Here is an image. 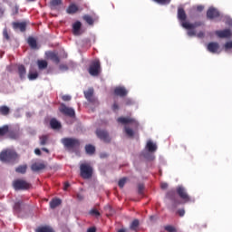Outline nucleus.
<instances>
[{
	"label": "nucleus",
	"instance_id": "423d86ee",
	"mask_svg": "<svg viewBox=\"0 0 232 232\" xmlns=\"http://www.w3.org/2000/svg\"><path fill=\"white\" fill-rule=\"evenodd\" d=\"M59 111L60 113H63V115H65V117H70L71 119L75 118V110L66 106L64 103L60 104Z\"/></svg>",
	"mask_w": 232,
	"mask_h": 232
},
{
	"label": "nucleus",
	"instance_id": "69168bd1",
	"mask_svg": "<svg viewBox=\"0 0 232 232\" xmlns=\"http://www.w3.org/2000/svg\"><path fill=\"white\" fill-rule=\"evenodd\" d=\"M150 220H153L155 218V216H150Z\"/></svg>",
	"mask_w": 232,
	"mask_h": 232
},
{
	"label": "nucleus",
	"instance_id": "4be33fe9",
	"mask_svg": "<svg viewBox=\"0 0 232 232\" xmlns=\"http://www.w3.org/2000/svg\"><path fill=\"white\" fill-rule=\"evenodd\" d=\"M67 14L70 15H73V14H77L79 12V7L75 4H71L67 9H66Z\"/></svg>",
	"mask_w": 232,
	"mask_h": 232
},
{
	"label": "nucleus",
	"instance_id": "72a5a7b5",
	"mask_svg": "<svg viewBox=\"0 0 232 232\" xmlns=\"http://www.w3.org/2000/svg\"><path fill=\"white\" fill-rule=\"evenodd\" d=\"M9 127L8 125H4L0 127V137H5V135H8Z\"/></svg>",
	"mask_w": 232,
	"mask_h": 232
},
{
	"label": "nucleus",
	"instance_id": "6ab92c4d",
	"mask_svg": "<svg viewBox=\"0 0 232 232\" xmlns=\"http://www.w3.org/2000/svg\"><path fill=\"white\" fill-rule=\"evenodd\" d=\"M46 165L44 163H39L35 162L31 166L32 171L37 172V171H42V169H45Z\"/></svg>",
	"mask_w": 232,
	"mask_h": 232
},
{
	"label": "nucleus",
	"instance_id": "a878e982",
	"mask_svg": "<svg viewBox=\"0 0 232 232\" xmlns=\"http://www.w3.org/2000/svg\"><path fill=\"white\" fill-rule=\"evenodd\" d=\"M63 201L59 198H53V200L50 201V208L51 209H55V208H58V206H61Z\"/></svg>",
	"mask_w": 232,
	"mask_h": 232
},
{
	"label": "nucleus",
	"instance_id": "6e6552de",
	"mask_svg": "<svg viewBox=\"0 0 232 232\" xmlns=\"http://www.w3.org/2000/svg\"><path fill=\"white\" fill-rule=\"evenodd\" d=\"M83 93H84L85 99L89 102H91L92 104H97V105L99 104V101L97 100V98H95V96H93V93H94L93 88H89Z\"/></svg>",
	"mask_w": 232,
	"mask_h": 232
},
{
	"label": "nucleus",
	"instance_id": "dca6fc26",
	"mask_svg": "<svg viewBox=\"0 0 232 232\" xmlns=\"http://www.w3.org/2000/svg\"><path fill=\"white\" fill-rule=\"evenodd\" d=\"M114 95L117 97H126L128 95V90H126V87L118 86L114 89Z\"/></svg>",
	"mask_w": 232,
	"mask_h": 232
},
{
	"label": "nucleus",
	"instance_id": "8fccbe9b",
	"mask_svg": "<svg viewBox=\"0 0 232 232\" xmlns=\"http://www.w3.org/2000/svg\"><path fill=\"white\" fill-rule=\"evenodd\" d=\"M187 34H188V37H194V35H197V33L195 32L194 29H188Z\"/></svg>",
	"mask_w": 232,
	"mask_h": 232
},
{
	"label": "nucleus",
	"instance_id": "ea45409f",
	"mask_svg": "<svg viewBox=\"0 0 232 232\" xmlns=\"http://www.w3.org/2000/svg\"><path fill=\"white\" fill-rule=\"evenodd\" d=\"M139 227V219H134L130 224V229L135 231Z\"/></svg>",
	"mask_w": 232,
	"mask_h": 232
},
{
	"label": "nucleus",
	"instance_id": "bf43d9fd",
	"mask_svg": "<svg viewBox=\"0 0 232 232\" xmlns=\"http://www.w3.org/2000/svg\"><path fill=\"white\" fill-rule=\"evenodd\" d=\"M34 153H35V155H38V156H41V154H42L40 149H35Z\"/></svg>",
	"mask_w": 232,
	"mask_h": 232
},
{
	"label": "nucleus",
	"instance_id": "37998d69",
	"mask_svg": "<svg viewBox=\"0 0 232 232\" xmlns=\"http://www.w3.org/2000/svg\"><path fill=\"white\" fill-rule=\"evenodd\" d=\"M90 215H92V217H101V212H99V210L93 208L90 211Z\"/></svg>",
	"mask_w": 232,
	"mask_h": 232
},
{
	"label": "nucleus",
	"instance_id": "0e129e2a",
	"mask_svg": "<svg viewBox=\"0 0 232 232\" xmlns=\"http://www.w3.org/2000/svg\"><path fill=\"white\" fill-rule=\"evenodd\" d=\"M42 151H45V153H50V150L48 149H46V148H43Z\"/></svg>",
	"mask_w": 232,
	"mask_h": 232
},
{
	"label": "nucleus",
	"instance_id": "39448f33",
	"mask_svg": "<svg viewBox=\"0 0 232 232\" xmlns=\"http://www.w3.org/2000/svg\"><path fill=\"white\" fill-rule=\"evenodd\" d=\"M89 73L92 77H97L101 73V62L99 60L93 61L89 67Z\"/></svg>",
	"mask_w": 232,
	"mask_h": 232
},
{
	"label": "nucleus",
	"instance_id": "bb28decb",
	"mask_svg": "<svg viewBox=\"0 0 232 232\" xmlns=\"http://www.w3.org/2000/svg\"><path fill=\"white\" fill-rule=\"evenodd\" d=\"M26 169H28V165H19L15 169V172L20 173L21 175H24V173H26Z\"/></svg>",
	"mask_w": 232,
	"mask_h": 232
},
{
	"label": "nucleus",
	"instance_id": "0eeeda50",
	"mask_svg": "<svg viewBox=\"0 0 232 232\" xmlns=\"http://www.w3.org/2000/svg\"><path fill=\"white\" fill-rule=\"evenodd\" d=\"M62 144H63L65 148H79V146H81V141L73 138H63L62 140Z\"/></svg>",
	"mask_w": 232,
	"mask_h": 232
},
{
	"label": "nucleus",
	"instance_id": "09e8293b",
	"mask_svg": "<svg viewBox=\"0 0 232 232\" xmlns=\"http://www.w3.org/2000/svg\"><path fill=\"white\" fill-rule=\"evenodd\" d=\"M125 104H126V106H133L134 102H133V100L127 98V99H125Z\"/></svg>",
	"mask_w": 232,
	"mask_h": 232
},
{
	"label": "nucleus",
	"instance_id": "49530a36",
	"mask_svg": "<svg viewBox=\"0 0 232 232\" xmlns=\"http://www.w3.org/2000/svg\"><path fill=\"white\" fill-rule=\"evenodd\" d=\"M62 100H63L64 102H68L72 101V96H70V95H68V94L63 95V96H62Z\"/></svg>",
	"mask_w": 232,
	"mask_h": 232
},
{
	"label": "nucleus",
	"instance_id": "f3484780",
	"mask_svg": "<svg viewBox=\"0 0 232 232\" xmlns=\"http://www.w3.org/2000/svg\"><path fill=\"white\" fill-rule=\"evenodd\" d=\"M178 19L179 21H181V24L183 23H187L186 19H188V15L186 14V11L184 10V7L178 8Z\"/></svg>",
	"mask_w": 232,
	"mask_h": 232
},
{
	"label": "nucleus",
	"instance_id": "1a4fd4ad",
	"mask_svg": "<svg viewBox=\"0 0 232 232\" xmlns=\"http://www.w3.org/2000/svg\"><path fill=\"white\" fill-rule=\"evenodd\" d=\"M176 191L179 197H180L182 200H184V202H191V198H189V195H188V192L186 191V188L184 187L179 186L176 188Z\"/></svg>",
	"mask_w": 232,
	"mask_h": 232
},
{
	"label": "nucleus",
	"instance_id": "338daca9",
	"mask_svg": "<svg viewBox=\"0 0 232 232\" xmlns=\"http://www.w3.org/2000/svg\"><path fill=\"white\" fill-rule=\"evenodd\" d=\"M118 232H126L124 229H120Z\"/></svg>",
	"mask_w": 232,
	"mask_h": 232
},
{
	"label": "nucleus",
	"instance_id": "5fc2aeb1",
	"mask_svg": "<svg viewBox=\"0 0 232 232\" xmlns=\"http://www.w3.org/2000/svg\"><path fill=\"white\" fill-rule=\"evenodd\" d=\"M196 10L197 12H202L204 10V5H197Z\"/></svg>",
	"mask_w": 232,
	"mask_h": 232
},
{
	"label": "nucleus",
	"instance_id": "473e14b6",
	"mask_svg": "<svg viewBox=\"0 0 232 232\" xmlns=\"http://www.w3.org/2000/svg\"><path fill=\"white\" fill-rule=\"evenodd\" d=\"M10 108L6 105L0 106V115H9Z\"/></svg>",
	"mask_w": 232,
	"mask_h": 232
},
{
	"label": "nucleus",
	"instance_id": "c756f323",
	"mask_svg": "<svg viewBox=\"0 0 232 232\" xmlns=\"http://www.w3.org/2000/svg\"><path fill=\"white\" fill-rule=\"evenodd\" d=\"M63 5V0H52L50 2V6L53 10H55L57 6H61Z\"/></svg>",
	"mask_w": 232,
	"mask_h": 232
},
{
	"label": "nucleus",
	"instance_id": "a18cd8bd",
	"mask_svg": "<svg viewBox=\"0 0 232 232\" xmlns=\"http://www.w3.org/2000/svg\"><path fill=\"white\" fill-rule=\"evenodd\" d=\"M226 52L232 49V41L227 42L224 45Z\"/></svg>",
	"mask_w": 232,
	"mask_h": 232
},
{
	"label": "nucleus",
	"instance_id": "7ed1b4c3",
	"mask_svg": "<svg viewBox=\"0 0 232 232\" xmlns=\"http://www.w3.org/2000/svg\"><path fill=\"white\" fill-rule=\"evenodd\" d=\"M80 176L84 179L93 177V168L90 163H82L80 165Z\"/></svg>",
	"mask_w": 232,
	"mask_h": 232
},
{
	"label": "nucleus",
	"instance_id": "2f4dec72",
	"mask_svg": "<svg viewBox=\"0 0 232 232\" xmlns=\"http://www.w3.org/2000/svg\"><path fill=\"white\" fill-rule=\"evenodd\" d=\"M49 59H51V61H53V63H55L56 64H59V63H61V59L54 53H50Z\"/></svg>",
	"mask_w": 232,
	"mask_h": 232
},
{
	"label": "nucleus",
	"instance_id": "20e7f679",
	"mask_svg": "<svg viewBox=\"0 0 232 232\" xmlns=\"http://www.w3.org/2000/svg\"><path fill=\"white\" fill-rule=\"evenodd\" d=\"M13 187L14 188V189L16 191L19 190H25V189H30V188L32 187V185L30 183H28L26 180L24 179H15L13 182Z\"/></svg>",
	"mask_w": 232,
	"mask_h": 232
},
{
	"label": "nucleus",
	"instance_id": "412c9836",
	"mask_svg": "<svg viewBox=\"0 0 232 232\" xmlns=\"http://www.w3.org/2000/svg\"><path fill=\"white\" fill-rule=\"evenodd\" d=\"M17 70L20 79L22 81L24 80L26 78V67H24L23 64H20L18 65Z\"/></svg>",
	"mask_w": 232,
	"mask_h": 232
},
{
	"label": "nucleus",
	"instance_id": "13d9d810",
	"mask_svg": "<svg viewBox=\"0 0 232 232\" xmlns=\"http://www.w3.org/2000/svg\"><path fill=\"white\" fill-rule=\"evenodd\" d=\"M160 188L161 189H168V183H161Z\"/></svg>",
	"mask_w": 232,
	"mask_h": 232
},
{
	"label": "nucleus",
	"instance_id": "864d4df0",
	"mask_svg": "<svg viewBox=\"0 0 232 232\" xmlns=\"http://www.w3.org/2000/svg\"><path fill=\"white\" fill-rule=\"evenodd\" d=\"M113 111H117L119 110V104L117 102H114L111 107Z\"/></svg>",
	"mask_w": 232,
	"mask_h": 232
},
{
	"label": "nucleus",
	"instance_id": "9b49d317",
	"mask_svg": "<svg viewBox=\"0 0 232 232\" xmlns=\"http://www.w3.org/2000/svg\"><path fill=\"white\" fill-rule=\"evenodd\" d=\"M207 50L210 53H220V44L217 42H210L207 45Z\"/></svg>",
	"mask_w": 232,
	"mask_h": 232
},
{
	"label": "nucleus",
	"instance_id": "de8ad7c7",
	"mask_svg": "<svg viewBox=\"0 0 232 232\" xmlns=\"http://www.w3.org/2000/svg\"><path fill=\"white\" fill-rule=\"evenodd\" d=\"M176 213L179 217H184L186 215V210L184 208H179Z\"/></svg>",
	"mask_w": 232,
	"mask_h": 232
},
{
	"label": "nucleus",
	"instance_id": "680f3d73",
	"mask_svg": "<svg viewBox=\"0 0 232 232\" xmlns=\"http://www.w3.org/2000/svg\"><path fill=\"white\" fill-rule=\"evenodd\" d=\"M69 188H70V183L68 182L64 183V187H63L64 191H66V189H68Z\"/></svg>",
	"mask_w": 232,
	"mask_h": 232
},
{
	"label": "nucleus",
	"instance_id": "6e6d98bb",
	"mask_svg": "<svg viewBox=\"0 0 232 232\" xmlns=\"http://www.w3.org/2000/svg\"><path fill=\"white\" fill-rule=\"evenodd\" d=\"M101 159H108V153L102 152L100 154Z\"/></svg>",
	"mask_w": 232,
	"mask_h": 232
},
{
	"label": "nucleus",
	"instance_id": "4468645a",
	"mask_svg": "<svg viewBox=\"0 0 232 232\" xmlns=\"http://www.w3.org/2000/svg\"><path fill=\"white\" fill-rule=\"evenodd\" d=\"M216 35L219 37V39H229L232 36L231 29H225L216 31Z\"/></svg>",
	"mask_w": 232,
	"mask_h": 232
},
{
	"label": "nucleus",
	"instance_id": "f257e3e1",
	"mask_svg": "<svg viewBox=\"0 0 232 232\" xmlns=\"http://www.w3.org/2000/svg\"><path fill=\"white\" fill-rule=\"evenodd\" d=\"M117 122L123 124L124 133L127 137H135V133L139 130V121L135 118L121 116L117 119Z\"/></svg>",
	"mask_w": 232,
	"mask_h": 232
},
{
	"label": "nucleus",
	"instance_id": "a211bd4d",
	"mask_svg": "<svg viewBox=\"0 0 232 232\" xmlns=\"http://www.w3.org/2000/svg\"><path fill=\"white\" fill-rule=\"evenodd\" d=\"M13 28L14 30H19L20 32H26V24L24 22H14Z\"/></svg>",
	"mask_w": 232,
	"mask_h": 232
},
{
	"label": "nucleus",
	"instance_id": "c85d7f7f",
	"mask_svg": "<svg viewBox=\"0 0 232 232\" xmlns=\"http://www.w3.org/2000/svg\"><path fill=\"white\" fill-rule=\"evenodd\" d=\"M37 64L39 70H46L48 68V62L46 60H38Z\"/></svg>",
	"mask_w": 232,
	"mask_h": 232
},
{
	"label": "nucleus",
	"instance_id": "4c0bfd02",
	"mask_svg": "<svg viewBox=\"0 0 232 232\" xmlns=\"http://www.w3.org/2000/svg\"><path fill=\"white\" fill-rule=\"evenodd\" d=\"M23 204L22 201H17L14 203V209L16 213H21V205Z\"/></svg>",
	"mask_w": 232,
	"mask_h": 232
},
{
	"label": "nucleus",
	"instance_id": "3c124183",
	"mask_svg": "<svg viewBox=\"0 0 232 232\" xmlns=\"http://www.w3.org/2000/svg\"><path fill=\"white\" fill-rule=\"evenodd\" d=\"M3 36L5 39H6V41H10V35L8 34V31L6 29L4 30Z\"/></svg>",
	"mask_w": 232,
	"mask_h": 232
},
{
	"label": "nucleus",
	"instance_id": "f704fd0d",
	"mask_svg": "<svg viewBox=\"0 0 232 232\" xmlns=\"http://www.w3.org/2000/svg\"><path fill=\"white\" fill-rule=\"evenodd\" d=\"M82 19L84 22L88 23L90 26L93 25V23H95L93 17L90 16V14L83 15Z\"/></svg>",
	"mask_w": 232,
	"mask_h": 232
},
{
	"label": "nucleus",
	"instance_id": "9d476101",
	"mask_svg": "<svg viewBox=\"0 0 232 232\" xmlns=\"http://www.w3.org/2000/svg\"><path fill=\"white\" fill-rule=\"evenodd\" d=\"M166 198L172 201L173 209H176V208L180 204V201H179L175 196V190H169L166 194Z\"/></svg>",
	"mask_w": 232,
	"mask_h": 232
},
{
	"label": "nucleus",
	"instance_id": "cd10ccee",
	"mask_svg": "<svg viewBox=\"0 0 232 232\" xmlns=\"http://www.w3.org/2000/svg\"><path fill=\"white\" fill-rule=\"evenodd\" d=\"M28 44L33 50H37V40L34 37L28 38Z\"/></svg>",
	"mask_w": 232,
	"mask_h": 232
},
{
	"label": "nucleus",
	"instance_id": "58836bf2",
	"mask_svg": "<svg viewBox=\"0 0 232 232\" xmlns=\"http://www.w3.org/2000/svg\"><path fill=\"white\" fill-rule=\"evenodd\" d=\"M37 77H39V73H37V72H29L28 73L29 81H35V79H37Z\"/></svg>",
	"mask_w": 232,
	"mask_h": 232
},
{
	"label": "nucleus",
	"instance_id": "aec40b11",
	"mask_svg": "<svg viewBox=\"0 0 232 232\" xmlns=\"http://www.w3.org/2000/svg\"><path fill=\"white\" fill-rule=\"evenodd\" d=\"M81 26H82V24H81L80 21H77L72 24L73 35H81Z\"/></svg>",
	"mask_w": 232,
	"mask_h": 232
},
{
	"label": "nucleus",
	"instance_id": "603ef678",
	"mask_svg": "<svg viewBox=\"0 0 232 232\" xmlns=\"http://www.w3.org/2000/svg\"><path fill=\"white\" fill-rule=\"evenodd\" d=\"M142 191H144V185L140 184V185L138 186V193H139L140 195H142Z\"/></svg>",
	"mask_w": 232,
	"mask_h": 232
},
{
	"label": "nucleus",
	"instance_id": "e2e57ef3",
	"mask_svg": "<svg viewBox=\"0 0 232 232\" xmlns=\"http://www.w3.org/2000/svg\"><path fill=\"white\" fill-rule=\"evenodd\" d=\"M3 15H5V9L0 7V17H3Z\"/></svg>",
	"mask_w": 232,
	"mask_h": 232
},
{
	"label": "nucleus",
	"instance_id": "7c9ffc66",
	"mask_svg": "<svg viewBox=\"0 0 232 232\" xmlns=\"http://www.w3.org/2000/svg\"><path fill=\"white\" fill-rule=\"evenodd\" d=\"M85 151L87 155H93L95 153V146L88 144L85 146Z\"/></svg>",
	"mask_w": 232,
	"mask_h": 232
},
{
	"label": "nucleus",
	"instance_id": "b1692460",
	"mask_svg": "<svg viewBox=\"0 0 232 232\" xmlns=\"http://www.w3.org/2000/svg\"><path fill=\"white\" fill-rule=\"evenodd\" d=\"M146 148L150 153H155V151H157V144L153 143L151 140L147 142Z\"/></svg>",
	"mask_w": 232,
	"mask_h": 232
},
{
	"label": "nucleus",
	"instance_id": "e433bc0d",
	"mask_svg": "<svg viewBox=\"0 0 232 232\" xmlns=\"http://www.w3.org/2000/svg\"><path fill=\"white\" fill-rule=\"evenodd\" d=\"M47 142H48V136L43 135L40 137V145L41 146H46Z\"/></svg>",
	"mask_w": 232,
	"mask_h": 232
},
{
	"label": "nucleus",
	"instance_id": "f8f14e48",
	"mask_svg": "<svg viewBox=\"0 0 232 232\" xmlns=\"http://www.w3.org/2000/svg\"><path fill=\"white\" fill-rule=\"evenodd\" d=\"M96 135L101 140H103V142H111V138H110V134L106 130H97Z\"/></svg>",
	"mask_w": 232,
	"mask_h": 232
},
{
	"label": "nucleus",
	"instance_id": "4d7b16f0",
	"mask_svg": "<svg viewBox=\"0 0 232 232\" xmlns=\"http://www.w3.org/2000/svg\"><path fill=\"white\" fill-rule=\"evenodd\" d=\"M204 32H199L198 34H197V37H198L199 39H204Z\"/></svg>",
	"mask_w": 232,
	"mask_h": 232
},
{
	"label": "nucleus",
	"instance_id": "2eb2a0df",
	"mask_svg": "<svg viewBox=\"0 0 232 232\" xmlns=\"http://www.w3.org/2000/svg\"><path fill=\"white\" fill-rule=\"evenodd\" d=\"M208 19H217V17H220V12L215 7H209L207 11Z\"/></svg>",
	"mask_w": 232,
	"mask_h": 232
},
{
	"label": "nucleus",
	"instance_id": "393cba45",
	"mask_svg": "<svg viewBox=\"0 0 232 232\" xmlns=\"http://www.w3.org/2000/svg\"><path fill=\"white\" fill-rule=\"evenodd\" d=\"M50 126L53 130H61L62 125L56 119H52L50 121Z\"/></svg>",
	"mask_w": 232,
	"mask_h": 232
},
{
	"label": "nucleus",
	"instance_id": "5701e85b",
	"mask_svg": "<svg viewBox=\"0 0 232 232\" xmlns=\"http://www.w3.org/2000/svg\"><path fill=\"white\" fill-rule=\"evenodd\" d=\"M7 133H8L9 139H13V140H17V139L21 137V131H19L18 130H11V131L9 130Z\"/></svg>",
	"mask_w": 232,
	"mask_h": 232
},
{
	"label": "nucleus",
	"instance_id": "ddd939ff",
	"mask_svg": "<svg viewBox=\"0 0 232 232\" xmlns=\"http://www.w3.org/2000/svg\"><path fill=\"white\" fill-rule=\"evenodd\" d=\"M203 24L204 23L202 22H195L194 24H191L189 22H183L181 24V26L186 30H195V28H198V26H202Z\"/></svg>",
	"mask_w": 232,
	"mask_h": 232
},
{
	"label": "nucleus",
	"instance_id": "c9c22d12",
	"mask_svg": "<svg viewBox=\"0 0 232 232\" xmlns=\"http://www.w3.org/2000/svg\"><path fill=\"white\" fill-rule=\"evenodd\" d=\"M36 232H53V228L50 227H40L36 229Z\"/></svg>",
	"mask_w": 232,
	"mask_h": 232
},
{
	"label": "nucleus",
	"instance_id": "c03bdc74",
	"mask_svg": "<svg viewBox=\"0 0 232 232\" xmlns=\"http://www.w3.org/2000/svg\"><path fill=\"white\" fill-rule=\"evenodd\" d=\"M125 184H126V178H122V179H120L119 182H118V186H119V188H124Z\"/></svg>",
	"mask_w": 232,
	"mask_h": 232
},
{
	"label": "nucleus",
	"instance_id": "a19ab883",
	"mask_svg": "<svg viewBox=\"0 0 232 232\" xmlns=\"http://www.w3.org/2000/svg\"><path fill=\"white\" fill-rule=\"evenodd\" d=\"M164 229L168 232H177V228L171 225L165 226Z\"/></svg>",
	"mask_w": 232,
	"mask_h": 232
},
{
	"label": "nucleus",
	"instance_id": "79ce46f5",
	"mask_svg": "<svg viewBox=\"0 0 232 232\" xmlns=\"http://www.w3.org/2000/svg\"><path fill=\"white\" fill-rule=\"evenodd\" d=\"M154 3H158V5H169L171 3V0H153Z\"/></svg>",
	"mask_w": 232,
	"mask_h": 232
},
{
	"label": "nucleus",
	"instance_id": "f03ea898",
	"mask_svg": "<svg viewBox=\"0 0 232 232\" xmlns=\"http://www.w3.org/2000/svg\"><path fill=\"white\" fill-rule=\"evenodd\" d=\"M0 160L7 164H15L19 160V154L14 150L7 149L0 153Z\"/></svg>",
	"mask_w": 232,
	"mask_h": 232
},
{
	"label": "nucleus",
	"instance_id": "774afa93",
	"mask_svg": "<svg viewBox=\"0 0 232 232\" xmlns=\"http://www.w3.org/2000/svg\"><path fill=\"white\" fill-rule=\"evenodd\" d=\"M27 1H29L30 3H32V2H34V1H35V0H27Z\"/></svg>",
	"mask_w": 232,
	"mask_h": 232
},
{
	"label": "nucleus",
	"instance_id": "052dcab7",
	"mask_svg": "<svg viewBox=\"0 0 232 232\" xmlns=\"http://www.w3.org/2000/svg\"><path fill=\"white\" fill-rule=\"evenodd\" d=\"M60 70H68V66L64 64L60 65Z\"/></svg>",
	"mask_w": 232,
	"mask_h": 232
}]
</instances>
